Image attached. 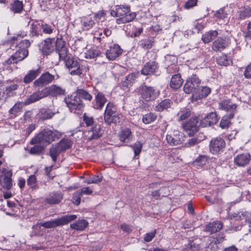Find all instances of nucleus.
<instances>
[{
  "label": "nucleus",
  "mask_w": 251,
  "mask_h": 251,
  "mask_svg": "<svg viewBox=\"0 0 251 251\" xmlns=\"http://www.w3.org/2000/svg\"><path fill=\"white\" fill-rule=\"evenodd\" d=\"M34 145L33 147L30 148L25 149L29 154L34 155H40L44 153L45 150L44 146L41 144L40 145L36 144Z\"/></svg>",
  "instance_id": "nucleus-39"
},
{
  "label": "nucleus",
  "mask_w": 251,
  "mask_h": 251,
  "mask_svg": "<svg viewBox=\"0 0 251 251\" xmlns=\"http://www.w3.org/2000/svg\"><path fill=\"white\" fill-rule=\"evenodd\" d=\"M218 34L217 30H210L202 35L201 40L205 44L209 43L215 38Z\"/></svg>",
  "instance_id": "nucleus-41"
},
{
  "label": "nucleus",
  "mask_w": 251,
  "mask_h": 251,
  "mask_svg": "<svg viewBox=\"0 0 251 251\" xmlns=\"http://www.w3.org/2000/svg\"><path fill=\"white\" fill-rule=\"evenodd\" d=\"M61 152L59 148L57 145L51 147L50 149L49 154L51 157L52 160L55 162L57 159V156Z\"/></svg>",
  "instance_id": "nucleus-50"
},
{
  "label": "nucleus",
  "mask_w": 251,
  "mask_h": 251,
  "mask_svg": "<svg viewBox=\"0 0 251 251\" xmlns=\"http://www.w3.org/2000/svg\"><path fill=\"white\" fill-rule=\"evenodd\" d=\"M43 32L46 34H51L54 30V25H50L46 23H42L41 25Z\"/></svg>",
  "instance_id": "nucleus-54"
},
{
  "label": "nucleus",
  "mask_w": 251,
  "mask_h": 251,
  "mask_svg": "<svg viewBox=\"0 0 251 251\" xmlns=\"http://www.w3.org/2000/svg\"><path fill=\"white\" fill-rule=\"evenodd\" d=\"M23 107V104L21 102H17L15 105L9 110V112L11 115L16 116L17 114L20 112Z\"/></svg>",
  "instance_id": "nucleus-53"
},
{
  "label": "nucleus",
  "mask_w": 251,
  "mask_h": 251,
  "mask_svg": "<svg viewBox=\"0 0 251 251\" xmlns=\"http://www.w3.org/2000/svg\"><path fill=\"white\" fill-rule=\"evenodd\" d=\"M198 0H188L184 5L186 9H190L197 5Z\"/></svg>",
  "instance_id": "nucleus-61"
},
{
  "label": "nucleus",
  "mask_w": 251,
  "mask_h": 251,
  "mask_svg": "<svg viewBox=\"0 0 251 251\" xmlns=\"http://www.w3.org/2000/svg\"><path fill=\"white\" fill-rule=\"evenodd\" d=\"M251 17V8L249 6L238 7L233 14V18L238 21L245 20Z\"/></svg>",
  "instance_id": "nucleus-12"
},
{
  "label": "nucleus",
  "mask_w": 251,
  "mask_h": 251,
  "mask_svg": "<svg viewBox=\"0 0 251 251\" xmlns=\"http://www.w3.org/2000/svg\"><path fill=\"white\" fill-rule=\"evenodd\" d=\"M230 44L229 39L226 37H218L212 44V49L215 52H221L227 48Z\"/></svg>",
  "instance_id": "nucleus-14"
},
{
  "label": "nucleus",
  "mask_w": 251,
  "mask_h": 251,
  "mask_svg": "<svg viewBox=\"0 0 251 251\" xmlns=\"http://www.w3.org/2000/svg\"><path fill=\"white\" fill-rule=\"evenodd\" d=\"M82 195L80 193V192L78 191H77L76 192H75L74 195L72 198L73 202L74 204L76 205L79 204L81 201Z\"/></svg>",
  "instance_id": "nucleus-63"
},
{
  "label": "nucleus",
  "mask_w": 251,
  "mask_h": 251,
  "mask_svg": "<svg viewBox=\"0 0 251 251\" xmlns=\"http://www.w3.org/2000/svg\"><path fill=\"white\" fill-rule=\"evenodd\" d=\"M211 93V89L207 86L199 87L198 95H195L194 101L206 98Z\"/></svg>",
  "instance_id": "nucleus-32"
},
{
  "label": "nucleus",
  "mask_w": 251,
  "mask_h": 251,
  "mask_svg": "<svg viewBox=\"0 0 251 251\" xmlns=\"http://www.w3.org/2000/svg\"><path fill=\"white\" fill-rule=\"evenodd\" d=\"M237 105L231 102L229 100H223L219 103V108L220 110H225L229 112V116L230 118H233L235 114L237 112Z\"/></svg>",
  "instance_id": "nucleus-15"
},
{
  "label": "nucleus",
  "mask_w": 251,
  "mask_h": 251,
  "mask_svg": "<svg viewBox=\"0 0 251 251\" xmlns=\"http://www.w3.org/2000/svg\"><path fill=\"white\" fill-rule=\"evenodd\" d=\"M63 198V194L61 192H53L49 194L45 201L49 204H56L60 203Z\"/></svg>",
  "instance_id": "nucleus-26"
},
{
  "label": "nucleus",
  "mask_w": 251,
  "mask_h": 251,
  "mask_svg": "<svg viewBox=\"0 0 251 251\" xmlns=\"http://www.w3.org/2000/svg\"><path fill=\"white\" fill-rule=\"evenodd\" d=\"M41 70L38 68L36 70H30L25 75L24 78V82L25 83H29L36 78L40 74Z\"/></svg>",
  "instance_id": "nucleus-31"
},
{
  "label": "nucleus",
  "mask_w": 251,
  "mask_h": 251,
  "mask_svg": "<svg viewBox=\"0 0 251 251\" xmlns=\"http://www.w3.org/2000/svg\"><path fill=\"white\" fill-rule=\"evenodd\" d=\"M76 94L79 97L80 99L82 98L89 101H91L93 98V96L90 93L84 89H77L76 91Z\"/></svg>",
  "instance_id": "nucleus-43"
},
{
  "label": "nucleus",
  "mask_w": 251,
  "mask_h": 251,
  "mask_svg": "<svg viewBox=\"0 0 251 251\" xmlns=\"http://www.w3.org/2000/svg\"><path fill=\"white\" fill-rule=\"evenodd\" d=\"M157 118L156 115L152 112L145 114L142 117V122L145 124H150L153 122Z\"/></svg>",
  "instance_id": "nucleus-47"
},
{
  "label": "nucleus",
  "mask_w": 251,
  "mask_h": 251,
  "mask_svg": "<svg viewBox=\"0 0 251 251\" xmlns=\"http://www.w3.org/2000/svg\"><path fill=\"white\" fill-rule=\"evenodd\" d=\"M62 37L48 38L44 40L40 45V50L44 54L48 55L52 52L57 48V42L58 40H62Z\"/></svg>",
  "instance_id": "nucleus-9"
},
{
  "label": "nucleus",
  "mask_w": 251,
  "mask_h": 251,
  "mask_svg": "<svg viewBox=\"0 0 251 251\" xmlns=\"http://www.w3.org/2000/svg\"><path fill=\"white\" fill-rule=\"evenodd\" d=\"M130 6L128 5H117L111 10L110 14L113 17H118L116 23L118 24H125L132 21L136 17L135 12H130Z\"/></svg>",
  "instance_id": "nucleus-2"
},
{
  "label": "nucleus",
  "mask_w": 251,
  "mask_h": 251,
  "mask_svg": "<svg viewBox=\"0 0 251 251\" xmlns=\"http://www.w3.org/2000/svg\"><path fill=\"white\" fill-rule=\"evenodd\" d=\"M226 147V142L222 138L212 139L209 144V150L213 154H217L223 151Z\"/></svg>",
  "instance_id": "nucleus-11"
},
{
  "label": "nucleus",
  "mask_w": 251,
  "mask_h": 251,
  "mask_svg": "<svg viewBox=\"0 0 251 251\" xmlns=\"http://www.w3.org/2000/svg\"><path fill=\"white\" fill-rule=\"evenodd\" d=\"M46 97H47L44 91V89L43 88L41 90L34 92L29 96H28V98L25 100L24 104L25 105H28Z\"/></svg>",
  "instance_id": "nucleus-23"
},
{
  "label": "nucleus",
  "mask_w": 251,
  "mask_h": 251,
  "mask_svg": "<svg viewBox=\"0 0 251 251\" xmlns=\"http://www.w3.org/2000/svg\"><path fill=\"white\" fill-rule=\"evenodd\" d=\"M156 233V230H153L151 232L147 233L145 234L144 240L146 242H149L151 241L152 239L155 237Z\"/></svg>",
  "instance_id": "nucleus-62"
},
{
  "label": "nucleus",
  "mask_w": 251,
  "mask_h": 251,
  "mask_svg": "<svg viewBox=\"0 0 251 251\" xmlns=\"http://www.w3.org/2000/svg\"><path fill=\"white\" fill-rule=\"evenodd\" d=\"M191 115V111L188 108H182L177 113L178 121H182L186 120Z\"/></svg>",
  "instance_id": "nucleus-49"
},
{
  "label": "nucleus",
  "mask_w": 251,
  "mask_h": 251,
  "mask_svg": "<svg viewBox=\"0 0 251 251\" xmlns=\"http://www.w3.org/2000/svg\"><path fill=\"white\" fill-rule=\"evenodd\" d=\"M223 227V224L220 221H215L209 223L204 228V231L210 234L219 231Z\"/></svg>",
  "instance_id": "nucleus-29"
},
{
  "label": "nucleus",
  "mask_w": 251,
  "mask_h": 251,
  "mask_svg": "<svg viewBox=\"0 0 251 251\" xmlns=\"http://www.w3.org/2000/svg\"><path fill=\"white\" fill-rule=\"evenodd\" d=\"M153 41L151 39L144 40L141 41V47L145 50H149L151 48Z\"/></svg>",
  "instance_id": "nucleus-58"
},
{
  "label": "nucleus",
  "mask_w": 251,
  "mask_h": 251,
  "mask_svg": "<svg viewBox=\"0 0 251 251\" xmlns=\"http://www.w3.org/2000/svg\"><path fill=\"white\" fill-rule=\"evenodd\" d=\"M208 160V156L205 155H200L195 160L194 163L199 166L205 165Z\"/></svg>",
  "instance_id": "nucleus-55"
},
{
  "label": "nucleus",
  "mask_w": 251,
  "mask_h": 251,
  "mask_svg": "<svg viewBox=\"0 0 251 251\" xmlns=\"http://www.w3.org/2000/svg\"><path fill=\"white\" fill-rule=\"evenodd\" d=\"M1 174L0 181L2 183L3 187L7 190H10L12 186V173L6 169H3Z\"/></svg>",
  "instance_id": "nucleus-19"
},
{
  "label": "nucleus",
  "mask_w": 251,
  "mask_h": 251,
  "mask_svg": "<svg viewBox=\"0 0 251 251\" xmlns=\"http://www.w3.org/2000/svg\"><path fill=\"white\" fill-rule=\"evenodd\" d=\"M173 101L170 99H165L162 100L156 106L155 110L158 112H162L165 110H168L171 108L173 105Z\"/></svg>",
  "instance_id": "nucleus-37"
},
{
  "label": "nucleus",
  "mask_w": 251,
  "mask_h": 251,
  "mask_svg": "<svg viewBox=\"0 0 251 251\" xmlns=\"http://www.w3.org/2000/svg\"><path fill=\"white\" fill-rule=\"evenodd\" d=\"M158 69L157 63L155 62H149L147 63L141 70V74L145 75L151 74H155Z\"/></svg>",
  "instance_id": "nucleus-27"
},
{
  "label": "nucleus",
  "mask_w": 251,
  "mask_h": 251,
  "mask_svg": "<svg viewBox=\"0 0 251 251\" xmlns=\"http://www.w3.org/2000/svg\"><path fill=\"white\" fill-rule=\"evenodd\" d=\"M30 46V42L28 40L25 39L21 40L18 44L20 50H28L27 48Z\"/></svg>",
  "instance_id": "nucleus-59"
},
{
  "label": "nucleus",
  "mask_w": 251,
  "mask_h": 251,
  "mask_svg": "<svg viewBox=\"0 0 251 251\" xmlns=\"http://www.w3.org/2000/svg\"><path fill=\"white\" fill-rule=\"evenodd\" d=\"M100 53V50L96 48H91L85 52V57L87 59H93L99 56Z\"/></svg>",
  "instance_id": "nucleus-44"
},
{
  "label": "nucleus",
  "mask_w": 251,
  "mask_h": 251,
  "mask_svg": "<svg viewBox=\"0 0 251 251\" xmlns=\"http://www.w3.org/2000/svg\"><path fill=\"white\" fill-rule=\"evenodd\" d=\"M28 53V50L19 49L6 60L5 63L7 65L17 63L26 57Z\"/></svg>",
  "instance_id": "nucleus-20"
},
{
  "label": "nucleus",
  "mask_w": 251,
  "mask_h": 251,
  "mask_svg": "<svg viewBox=\"0 0 251 251\" xmlns=\"http://www.w3.org/2000/svg\"><path fill=\"white\" fill-rule=\"evenodd\" d=\"M131 147L134 151L135 156H136L138 155L141 151L143 147V143L141 142H136L132 146H131Z\"/></svg>",
  "instance_id": "nucleus-56"
},
{
  "label": "nucleus",
  "mask_w": 251,
  "mask_h": 251,
  "mask_svg": "<svg viewBox=\"0 0 251 251\" xmlns=\"http://www.w3.org/2000/svg\"><path fill=\"white\" fill-rule=\"evenodd\" d=\"M67 107L72 112L75 113L76 110H81L84 107L83 101L76 94L72 95L65 100Z\"/></svg>",
  "instance_id": "nucleus-8"
},
{
  "label": "nucleus",
  "mask_w": 251,
  "mask_h": 251,
  "mask_svg": "<svg viewBox=\"0 0 251 251\" xmlns=\"http://www.w3.org/2000/svg\"><path fill=\"white\" fill-rule=\"evenodd\" d=\"M123 52V50L117 44H114L107 50L106 56L109 60H114Z\"/></svg>",
  "instance_id": "nucleus-22"
},
{
  "label": "nucleus",
  "mask_w": 251,
  "mask_h": 251,
  "mask_svg": "<svg viewBox=\"0 0 251 251\" xmlns=\"http://www.w3.org/2000/svg\"><path fill=\"white\" fill-rule=\"evenodd\" d=\"M183 83V80L179 74L174 75L170 81L171 87L175 90H176L180 87Z\"/></svg>",
  "instance_id": "nucleus-33"
},
{
  "label": "nucleus",
  "mask_w": 251,
  "mask_h": 251,
  "mask_svg": "<svg viewBox=\"0 0 251 251\" xmlns=\"http://www.w3.org/2000/svg\"><path fill=\"white\" fill-rule=\"evenodd\" d=\"M119 139L124 143H130L133 139V135L131 129L129 128H125L121 130L119 133Z\"/></svg>",
  "instance_id": "nucleus-30"
},
{
  "label": "nucleus",
  "mask_w": 251,
  "mask_h": 251,
  "mask_svg": "<svg viewBox=\"0 0 251 251\" xmlns=\"http://www.w3.org/2000/svg\"><path fill=\"white\" fill-rule=\"evenodd\" d=\"M27 184L31 189H35L37 186V179L35 175H31L27 180Z\"/></svg>",
  "instance_id": "nucleus-57"
},
{
  "label": "nucleus",
  "mask_w": 251,
  "mask_h": 251,
  "mask_svg": "<svg viewBox=\"0 0 251 251\" xmlns=\"http://www.w3.org/2000/svg\"><path fill=\"white\" fill-rule=\"evenodd\" d=\"M65 63L69 73L72 75L80 76L86 74L89 70L87 66L80 65L77 60L73 57L69 58Z\"/></svg>",
  "instance_id": "nucleus-4"
},
{
  "label": "nucleus",
  "mask_w": 251,
  "mask_h": 251,
  "mask_svg": "<svg viewBox=\"0 0 251 251\" xmlns=\"http://www.w3.org/2000/svg\"><path fill=\"white\" fill-rule=\"evenodd\" d=\"M61 136L62 134L56 130L44 129L31 139L30 144H41L44 146H47L56 140L59 139Z\"/></svg>",
  "instance_id": "nucleus-1"
},
{
  "label": "nucleus",
  "mask_w": 251,
  "mask_h": 251,
  "mask_svg": "<svg viewBox=\"0 0 251 251\" xmlns=\"http://www.w3.org/2000/svg\"><path fill=\"white\" fill-rule=\"evenodd\" d=\"M83 120L86 126H92L94 123V118L86 114H84L83 116Z\"/></svg>",
  "instance_id": "nucleus-60"
},
{
  "label": "nucleus",
  "mask_w": 251,
  "mask_h": 251,
  "mask_svg": "<svg viewBox=\"0 0 251 251\" xmlns=\"http://www.w3.org/2000/svg\"><path fill=\"white\" fill-rule=\"evenodd\" d=\"M57 44L56 51L58 53L60 59L64 61L65 63L67 59H69V58L73 56L71 54L68 53L66 48V43L63 39L58 40Z\"/></svg>",
  "instance_id": "nucleus-16"
},
{
  "label": "nucleus",
  "mask_w": 251,
  "mask_h": 251,
  "mask_svg": "<svg viewBox=\"0 0 251 251\" xmlns=\"http://www.w3.org/2000/svg\"><path fill=\"white\" fill-rule=\"evenodd\" d=\"M95 23L92 18L84 17L81 20V28L83 30H88L92 28L95 25Z\"/></svg>",
  "instance_id": "nucleus-34"
},
{
  "label": "nucleus",
  "mask_w": 251,
  "mask_h": 251,
  "mask_svg": "<svg viewBox=\"0 0 251 251\" xmlns=\"http://www.w3.org/2000/svg\"><path fill=\"white\" fill-rule=\"evenodd\" d=\"M88 225V222L84 219L78 220L76 222L71 224L70 227L76 230H83Z\"/></svg>",
  "instance_id": "nucleus-40"
},
{
  "label": "nucleus",
  "mask_w": 251,
  "mask_h": 251,
  "mask_svg": "<svg viewBox=\"0 0 251 251\" xmlns=\"http://www.w3.org/2000/svg\"><path fill=\"white\" fill-rule=\"evenodd\" d=\"M137 92L141 98L147 102L155 100L159 95V92L153 87L146 85L141 86L137 89Z\"/></svg>",
  "instance_id": "nucleus-7"
},
{
  "label": "nucleus",
  "mask_w": 251,
  "mask_h": 251,
  "mask_svg": "<svg viewBox=\"0 0 251 251\" xmlns=\"http://www.w3.org/2000/svg\"><path fill=\"white\" fill-rule=\"evenodd\" d=\"M54 79L55 76L49 72L43 74L37 79L34 82V86L37 87H42L50 83Z\"/></svg>",
  "instance_id": "nucleus-18"
},
{
  "label": "nucleus",
  "mask_w": 251,
  "mask_h": 251,
  "mask_svg": "<svg viewBox=\"0 0 251 251\" xmlns=\"http://www.w3.org/2000/svg\"><path fill=\"white\" fill-rule=\"evenodd\" d=\"M227 13L225 10V8H221L216 11L214 14L215 18L217 20H224L227 17Z\"/></svg>",
  "instance_id": "nucleus-52"
},
{
  "label": "nucleus",
  "mask_w": 251,
  "mask_h": 251,
  "mask_svg": "<svg viewBox=\"0 0 251 251\" xmlns=\"http://www.w3.org/2000/svg\"><path fill=\"white\" fill-rule=\"evenodd\" d=\"M138 75L139 73H133L129 74L126 76V83L129 84L133 83L134 80L136 79V78L138 77Z\"/></svg>",
  "instance_id": "nucleus-64"
},
{
  "label": "nucleus",
  "mask_w": 251,
  "mask_h": 251,
  "mask_svg": "<svg viewBox=\"0 0 251 251\" xmlns=\"http://www.w3.org/2000/svg\"><path fill=\"white\" fill-rule=\"evenodd\" d=\"M218 121V118L215 112H211L205 117L202 119L201 122V126L206 127L214 125Z\"/></svg>",
  "instance_id": "nucleus-24"
},
{
  "label": "nucleus",
  "mask_w": 251,
  "mask_h": 251,
  "mask_svg": "<svg viewBox=\"0 0 251 251\" xmlns=\"http://www.w3.org/2000/svg\"><path fill=\"white\" fill-rule=\"evenodd\" d=\"M201 80L196 75H192L186 80L183 87V90L186 94L193 93L192 101H194L195 95H197Z\"/></svg>",
  "instance_id": "nucleus-6"
},
{
  "label": "nucleus",
  "mask_w": 251,
  "mask_h": 251,
  "mask_svg": "<svg viewBox=\"0 0 251 251\" xmlns=\"http://www.w3.org/2000/svg\"><path fill=\"white\" fill-rule=\"evenodd\" d=\"M204 139V136L202 133H199L197 137H194L190 139L185 144V146L187 148L193 147Z\"/></svg>",
  "instance_id": "nucleus-38"
},
{
  "label": "nucleus",
  "mask_w": 251,
  "mask_h": 251,
  "mask_svg": "<svg viewBox=\"0 0 251 251\" xmlns=\"http://www.w3.org/2000/svg\"><path fill=\"white\" fill-rule=\"evenodd\" d=\"M251 160V155L248 153H243L238 154L234 157L235 164L239 167H244L247 165Z\"/></svg>",
  "instance_id": "nucleus-25"
},
{
  "label": "nucleus",
  "mask_w": 251,
  "mask_h": 251,
  "mask_svg": "<svg viewBox=\"0 0 251 251\" xmlns=\"http://www.w3.org/2000/svg\"><path fill=\"white\" fill-rule=\"evenodd\" d=\"M103 133V130L100 126L98 124L95 125L90 130L88 131V139L89 140L97 139Z\"/></svg>",
  "instance_id": "nucleus-28"
},
{
  "label": "nucleus",
  "mask_w": 251,
  "mask_h": 251,
  "mask_svg": "<svg viewBox=\"0 0 251 251\" xmlns=\"http://www.w3.org/2000/svg\"><path fill=\"white\" fill-rule=\"evenodd\" d=\"M55 112L49 108H42L38 114L39 118L43 120L51 118L55 114Z\"/></svg>",
  "instance_id": "nucleus-35"
},
{
  "label": "nucleus",
  "mask_w": 251,
  "mask_h": 251,
  "mask_svg": "<svg viewBox=\"0 0 251 251\" xmlns=\"http://www.w3.org/2000/svg\"><path fill=\"white\" fill-rule=\"evenodd\" d=\"M106 101L104 95L102 92H98L95 94V99L92 101V107L97 110H101Z\"/></svg>",
  "instance_id": "nucleus-21"
},
{
  "label": "nucleus",
  "mask_w": 251,
  "mask_h": 251,
  "mask_svg": "<svg viewBox=\"0 0 251 251\" xmlns=\"http://www.w3.org/2000/svg\"><path fill=\"white\" fill-rule=\"evenodd\" d=\"M56 145L62 152L71 147L72 142L69 139H62Z\"/></svg>",
  "instance_id": "nucleus-45"
},
{
  "label": "nucleus",
  "mask_w": 251,
  "mask_h": 251,
  "mask_svg": "<svg viewBox=\"0 0 251 251\" xmlns=\"http://www.w3.org/2000/svg\"><path fill=\"white\" fill-rule=\"evenodd\" d=\"M216 61L218 64L220 66H227L230 65L232 63V61L225 54H222L219 56Z\"/></svg>",
  "instance_id": "nucleus-46"
},
{
  "label": "nucleus",
  "mask_w": 251,
  "mask_h": 251,
  "mask_svg": "<svg viewBox=\"0 0 251 251\" xmlns=\"http://www.w3.org/2000/svg\"><path fill=\"white\" fill-rule=\"evenodd\" d=\"M184 134L179 131H174L172 134H167L166 140L171 146H177L181 144L184 141Z\"/></svg>",
  "instance_id": "nucleus-13"
},
{
  "label": "nucleus",
  "mask_w": 251,
  "mask_h": 251,
  "mask_svg": "<svg viewBox=\"0 0 251 251\" xmlns=\"http://www.w3.org/2000/svg\"><path fill=\"white\" fill-rule=\"evenodd\" d=\"M197 117H192L190 120L182 124V127L189 136H192L197 132L199 127Z\"/></svg>",
  "instance_id": "nucleus-10"
},
{
  "label": "nucleus",
  "mask_w": 251,
  "mask_h": 251,
  "mask_svg": "<svg viewBox=\"0 0 251 251\" xmlns=\"http://www.w3.org/2000/svg\"><path fill=\"white\" fill-rule=\"evenodd\" d=\"M233 118H230L229 115L226 114L221 119L220 123V126L223 129L227 128L231 125L230 120Z\"/></svg>",
  "instance_id": "nucleus-51"
},
{
  "label": "nucleus",
  "mask_w": 251,
  "mask_h": 251,
  "mask_svg": "<svg viewBox=\"0 0 251 251\" xmlns=\"http://www.w3.org/2000/svg\"><path fill=\"white\" fill-rule=\"evenodd\" d=\"M77 218L75 215H67L60 218L52 220L44 223L37 222V225L47 228H51L58 226H63L74 221Z\"/></svg>",
  "instance_id": "nucleus-5"
},
{
  "label": "nucleus",
  "mask_w": 251,
  "mask_h": 251,
  "mask_svg": "<svg viewBox=\"0 0 251 251\" xmlns=\"http://www.w3.org/2000/svg\"><path fill=\"white\" fill-rule=\"evenodd\" d=\"M200 248L201 246L199 244L192 241L185 246L183 251H200Z\"/></svg>",
  "instance_id": "nucleus-48"
},
{
  "label": "nucleus",
  "mask_w": 251,
  "mask_h": 251,
  "mask_svg": "<svg viewBox=\"0 0 251 251\" xmlns=\"http://www.w3.org/2000/svg\"><path fill=\"white\" fill-rule=\"evenodd\" d=\"M41 27L37 21H35L30 25V35L31 37H38L41 34L40 28Z\"/></svg>",
  "instance_id": "nucleus-42"
},
{
  "label": "nucleus",
  "mask_w": 251,
  "mask_h": 251,
  "mask_svg": "<svg viewBox=\"0 0 251 251\" xmlns=\"http://www.w3.org/2000/svg\"><path fill=\"white\" fill-rule=\"evenodd\" d=\"M24 5L22 1L15 0L11 2L9 6V9L14 14L20 13L23 11Z\"/></svg>",
  "instance_id": "nucleus-36"
},
{
  "label": "nucleus",
  "mask_w": 251,
  "mask_h": 251,
  "mask_svg": "<svg viewBox=\"0 0 251 251\" xmlns=\"http://www.w3.org/2000/svg\"><path fill=\"white\" fill-rule=\"evenodd\" d=\"M46 97L50 96L53 97H58L65 94V89L56 84L44 88Z\"/></svg>",
  "instance_id": "nucleus-17"
},
{
  "label": "nucleus",
  "mask_w": 251,
  "mask_h": 251,
  "mask_svg": "<svg viewBox=\"0 0 251 251\" xmlns=\"http://www.w3.org/2000/svg\"><path fill=\"white\" fill-rule=\"evenodd\" d=\"M123 115L117 111V108L113 102H109L106 106L104 113V121L107 125L120 124Z\"/></svg>",
  "instance_id": "nucleus-3"
}]
</instances>
